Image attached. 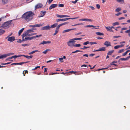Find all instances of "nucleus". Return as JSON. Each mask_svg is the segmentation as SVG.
<instances>
[{
  "label": "nucleus",
  "mask_w": 130,
  "mask_h": 130,
  "mask_svg": "<svg viewBox=\"0 0 130 130\" xmlns=\"http://www.w3.org/2000/svg\"><path fill=\"white\" fill-rule=\"evenodd\" d=\"M34 13L31 11L27 12L24 13L22 16V18L28 22L33 18Z\"/></svg>",
  "instance_id": "nucleus-1"
},
{
  "label": "nucleus",
  "mask_w": 130,
  "mask_h": 130,
  "mask_svg": "<svg viewBox=\"0 0 130 130\" xmlns=\"http://www.w3.org/2000/svg\"><path fill=\"white\" fill-rule=\"evenodd\" d=\"M12 21L10 20L4 22L1 25V27L5 28H8L10 27V25Z\"/></svg>",
  "instance_id": "nucleus-2"
},
{
  "label": "nucleus",
  "mask_w": 130,
  "mask_h": 130,
  "mask_svg": "<svg viewBox=\"0 0 130 130\" xmlns=\"http://www.w3.org/2000/svg\"><path fill=\"white\" fill-rule=\"evenodd\" d=\"M75 41H74L73 39H70L69 41L67 42V44L70 47H72L74 45V44Z\"/></svg>",
  "instance_id": "nucleus-3"
},
{
  "label": "nucleus",
  "mask_w": 130,
  "mask_h": 130,
  "mask_svg": "<svg viewBox=\"0 0 130 130\" xmlns=\"http://www.w3.org/2000/svg\"><path fill=\"white\" fill-rule=\"evenodd\" d=\"M79 18L78 17H75L74 18H66L64 19H58L56 20V21L57 22H59L60 21H66L69 19H78Z\"/></svg>",
  "instance_id": "nucleus-4"
},
{
  "label": "nucleus",
  "mask_w": 130,
  "mask_h": 130,
  "mask_svg": "<svg viewBox=\"0 0 130 130\" xmlns=\"http://www.w3.org/2000/svg\"><path fill=\"white\" fill-rule=\"evenodd\" d=\"M35 29H30L27 30L26 32L24 33L22 35V38H23L24 37L27 35H29L28 34L29 33L33 32V30H35Z\"/></svg>",
  "instance_id": "nucleus-5"
},
{
  "label": "nucleus",
  "mask_w": 130,
  "mask_h": 130,
  "mask_svg": "<svg viewBox=\"0 0 130 130\" xmlns=\"http://www.w3.org/2000/svg\"><path fill=\"white\" fill-rule=\"evenodd\" d=\"M42 36L41 35H36V36H33L30 37H25V39H24V41H26L27 40H31L33 39L36 38L40 37Z\"/></svg>",
  "instance_id": "nucleus-6"
},
{
  "label": "nucleus",
  "mask_w": 130,
  "mask_h": 130,
  "mask_svg": "<svg viewBox=\"0 0 130 130\" xmlns=\"http://www.w3.org/2000/svg\"><path fill=\"white\" fill-rule=\"evenodd\" d=\"M5 39H7L8 41L12 42L15 40V37L14 36L10 37L9 36H8L6 37Z\"/></svg>",
  "instance_id": "nucleus-7"
},
{
  "label": "nucleus",
  "mask_w": 130,
  "mask_h": 130,
  "mask_svg": "<svg viewBox=\"0 0 130 130\" xmlns=\"http://www.w3.org/2000/svg\"><path fill=\"white\" fill-rule=\"evenodd\" d=\"M105 28L108 31L112 32H114L113 30L112 29V28L115 29V27L114 26H112L108 27H105Z\"/></svg>",
  "instance_id": "nucleus-8"
},
{
  "label": "nucleus",
  "mask_w": 130,
  "mask_h": 130,
  "mask_svg": "<svg viewBox=\"0 0 130 130\" xmlns=\"http://www.w3.org/2000/svg\"><path fill=\"white\" fill-rule=\"evenodd\" d=\"M14 54L13 53H10L8 54H5L2 55V58H5L7 56H9L10 55H13Z\"/></svg>",
  "instance_id": "nucleus-9"
},
{
  "label": "nucleus",
  "mask_w": 130,
  "mask_h": 130,
  "mask_svg": "<svg viewBox=\"0 0 130 130\" xmlns=\"http://www.w3.org/2000/svg\"><path fill=\"white\" fill-rule=\"evenodd\" d=\"M43 5L41 3H39L35 6V9L40 8Z\"/></svg>",
  "instance_id": "nucleus-10"
},
{
  "label": "nucleus",
  "mask_w": 130,
  "mask_h": 130,
  "mask_svg": "<svg viewBox=\"0 0 130 130\" xmlns=\"http://www.w3.org/2000/svg\"><path fill=\"white\" fill-rule=\"evenodd\" d=\"M104 45L106 46L107 47L111 46V43L108 41H105L104 43Z\"/></svg>",
  "instance_id": "nucleus-11"
},
{
  "label": "nucleus",
  "mask_w": 130,
  "mask_h": 130,
  "mask_svg": "<svg viewBox=\"0 0 130 130\" xmlns=\"http://www.w3.org/2000/svg\"><path fill=\"white\" fill-rule=\"evenodd\" d=\"M58 6L57 4H52L51 5L49 8V9L51 10L52 8H54Z\"/></svg>",
  "instance_id": "nucleus-12"
},
{
  "label": "nucleus",
  "mask_w": 130,
  "mask_h": 130,
  "mask_svg": "<svg viewBox=\"0 0 130 130\" xmlns=\"http://www.w3.org/2000/svg\"><path fill=\"white\" fill-rule=\"evenodd\" d=\"M50 28V27L49 25H47V26H45L44 27H42L41 28V30H47L48 29H49Z\"/></svg>",
  "instance_id": "nucleus-13"
},
{
  "label": "nucleus",
  "mask_w": 130,
  "mask_h": 130,
  "mask_svg": "<svg viewBox=\"0 0 130 130\" xmlns=\"http://www.w3.org/2000/svg\"><path fill=\"white\" fill-rule=\"evenodd\" d=\"M42 25L41 24H36L34 25H30L29 26V27H39L41 26Z\"/></svg>",
  "instance_id": "nucleus-14"
},
{
  "label": "nucleus",
  "mask_w": 130,
  "mask_h": 130,
  "mask_svg": "<svg viewBox=\"0 0 130 130\" xmlns=\"http://www.w3.org/2000/svg\"><path fill=\"white\" fill-rule=\"evenodd\" d=\"M51 43V41H43L40 44H39V45H40L41 44H46L47 43Z\"/></svg>",
  "instance_id": "nucleus-15"
},
{
  "label": "nucleus",
  "mask_w": 130,
  "mask_h": 130,
  "mask_svg": "<svg viewBox=\"0 0 130 130\" xmlns=\"http://www.w3.org/2000/svg\"><path fill=\"white\" fill-rule=\"evenodd\" d=\"M56 16L57 17L60 18H62L67 17H69V16L67 15H60L59 14H57Z\"/></svg>",
  "instance_id": "nucleus-16"
},
{
  "label": "nucleus",
  "mask_w": 130,
  "mask_h": 130,
  "mask_svg": "<svg viewBox=\"0 0 130 130\" xmlns=\"http://www.w3.org/2000/svg\"><path fill=\"white\" fill-rule=\"evenodd\" d=\"M76 29V28H74L70 29H66V30H64L62 32L63 33H65V32H68L71 30H75Z\"/></svg>",
  "instance_id": "nucleus-17"
},
{
  "label": "nucleus",
  "mask_w": 130,
  "mask_h": 130,
  "mask_svg": "<svg viewBox=\"0 0 130 130\" xmlns=\"http://www.w3.org/2000/svg\"><path fill=\"white\" fill-rule=\"evenodd\" d=\"M2 4L3 5L7 4L9 0H1Z\"/></svg>",
  "instance_id": "nucleus-18"
},
{
  "label": "nucleus",
  "mask_w": 130,
  "mask_h": 130,
  "mask_svg": "<svg viewBox=\"0 0 130 130\" xmlns=\"http://www.w3.org/2000/svg\"><path fill=\"white\" fill-rule=\"evenodd\" d=\"M130 58V56H128L126 58H120L119 60H121L122 61H126L128 60Z\"/></svg>",
  "instance_id": "nucleus-19"
},
{
  "label": "nucleus",
  "mask_w": 130,
  "mask_h": 130,
  "mask_svg": "<svg viewBox=\"0 0 130 130\" xmlns=\"http://www.w3.org/2000/svg\"><path fill=\"white\" fill-rule=\"evenodd\" d=\"M22 56L26 58L27 59H29L30 58H31L33 57V56L32 55L31 56H28V55H22Z\"/></svg>",
  "instance_id": "nucleus-20"
},
{
  "label": "nucleus",
  "mask_w": 130,
  "mask_h": 130,
  "mask_svg": "<svg viewBox=\"0 0 130 130\" xmlns=\"http://www.w3.org/2000/svg\"><path fill=\"white\" fill-rule=\"evenodd\" d=\"M95 27L94 26L92 25H87L84 26L85 27H94L93 28H95L96 29H98V28L94 27Z\"/></svg>",
  "instance_id": "nucleus-21"
},
{
  "label": "nucleus",
  "mask_w": 130,
  "mask_h": 130,
  "mask_svg": "<svg viewBox=\"0 0 130 130\" xmlns=\"http://www.w3.org/2000/svg\"><path fill=\"white\" fill-rule=\"evenodd\" d=\"M114 52L113 50L109 51L108 52L107 54L108 55H111Z\"/></svg>",
  "instance_id": "nucleus-22"
},
{
  "label": "nucleus",
  "mask_w": 130,
  "mask_h": 130,
  "mask_svg": "<svg viewBox=\"0 0 130 130\" xmlns=\"http://www.w3.org/2000/svg\"><path fill=\"white\" fill-rule=\"evenodd\" d=\"M100 51H105L106 50V48L105 47H103L99 48Z\"/></svg>",
  "instance_id": "nucleus-23"
},
{
  "label": "nucleus",
  "mask_w": 130,
  "mask_h": 130,
  "mask_svg": "<svg viewBox=\"0 0 130 130\" xmlns=\"http://www.w3.org/2000/svg\"><path fill=\"white\" fill-rule=\"evenodd\" d=\"M5 31L2 29H0V36L5 33Z\"/></svg>",
  "instance_id": "nucleus-24"
},
{
  "label": "nucleus",
  "mask_w": 130,
  "mask_h": 130,
  "mask_svg": "<svg viewBox=\"0 0 130 130\" xmlns=\"http://www.w3.org/2000/svg\"><path fill=\"white\" fill-rule=\"evenodd\" d=\"M39 52V51L38 50L34 51L31 52L29 53H28V54L29 55H30L31 54H34V53H35L36 52Z\"/></svg>",
  "instance_id": "nucleus-25"
},
{
  "label": "nucleus",
  "mask_w": 130,
  "mask_h": 130,
  "mask_svg": "<svg viewBox=\"0 0 130 130\" xmlns=\"http://www.w3.org/2000/svg\"><path fill=\"white\" fill-rule=\"evenodd\" d=\"M96 34L97 35L99 36L104 35L103 33L99 32H96Z\"/></svg>",
  "instance_id": "nucleus-26"
},
{
  "label": "nucleus",
  "mask_w": 130,
  "mask_h": 130,
  "mask_svg": "<svg viewBox=\"0 0 130 130\" xmlns=\"http://www.w3.org/2000/svg\"><path fill=\"white\" fill-rule=\"evenodd\" d=\"M24 28H22L19 31V36H20L21 35V33L23 32V31L24 30Z\"/></svg>",
  "instance_id": "nucleus-27"
},
{
  "label": "nucleus",
  "mask_w": 130,
  "mask_h": 130,
  "mask_svg": "<svg viewBox=\"0 0 130 130\" xmlns=\"http://www.w3.org/2000/svg\"><path fill=\"white\" fill-rule=\"evenodd\" d=\"M46 12L45 11H41V17H43L45 14Z\"/></svg>",
  "instance_id": "nucleus-28"
},
{
  "label": "nucleus",
  "mask_w": 130,
  "mask_h": 130,
  "mask_svg": "<svg viewBox=\"0 0 130 130\" xmlns=\"http://www.w3.org/2000/svg\"><path fill=\"white\" fill-rule=\"evenodd\" d=\"M118 2L123 4L124 3V0H116Z\"/></svg>",
  "instance_id": "nucleus-29"
},
{
  "label": "nucleus",
  "mask_w": 130,
  "mask_h": 130,
  "mask_svg": "<svg viewBox=\"0 0 130 130\" xmlns=\"http://www.w3.org/2000/svg\"><path fill=\"white\" fill-rule=\"evenodd\" d=\"M22 56V55H20L18 56L15 55L12 56V57L14 59H15L19 57Z\"/></svg>",
  "instance_id": "nucleus-30"
},
{
  "label": "nucleus",
  "mask_w": 130,
  "mask_h": 130,
  "mask_svg": "<svg viewBox=\"0 0 130 130\" xmlns=\"http://www.w3.org/2000/svg\"><path fill=\"white\" fill-rule=\"evenodd\" d=\"M28 62L27 61L26 62H21L20 63H17V64L18 65H22L23 64H24L25 63H28Z\"/></svg>",
  "instance_id": "nucleus-31"
},
{
  "label": "nucleus",
  "mask_w": 130,
  "mask_h": 130,
  "mask_svg": "<svg viewBox=\"0 0 130 130\" xmlns=\"http://www.w3.org/2000/svg\"><path fill=\"white\" fill-rule=\"evenodd\" d=\"M57 25V23H56L52 25L50 27L52 28L55 27Z\"/></svg>",
  "instance_id": "nucleus-32"
},
{
  "label": "nucleus",
  "mask_w": 130,
  "mask_h": 130,
  "mask_svg": "<svg viewBox=\"0 0 130 130\" xmlns=\"http://www.w3.org/2000/svg\"><path fill=\"white\" fill-rule=\"evenodd\" d=\"M82 38H75L73 39L74 40V41H75V40H81L82 39Z\"/></svg>",
  "instance_id": "nucleus-33"
},
{
  "label": "nucleus",
  "mask_w": 130,
  "mask_h": 130,
  "mask_svg": "<svg viewBox=\"0 0 130 130\" xmlns=\"http://www.w3.org/2000/svg\"><path fill=\"white\" fill-rule=\"evenodd\" d=\"M119 24V23L118 22H116L112 24V25L113 26H115L116 25H118Z\"/></svg>",
  "instance_id": "nucleus-34"
},
{
  "label": "nucleus",
  "mask_w": 130,
  "mask_h": 130,
  "mask_svg": "<svg viewBox=\"0 0 130 130\" xmlns=\"http://www.w3.org/2000/svg\"><path fill=\"white\" fill-rule=\"evenodd\" d=\"M59 31V30L56 28L55 33L53 34V36H55L58 33Z\"/></svg>",
  "instance_id": "nucleus-35"
},
{
  "label": "nucleus",
  "mask_w": 130,
  "mask_h": 130,
  "mask_svg": "<svg viewBox=\"0 0 130 130\" xmlns=\"http://www.w3.org/2000/svg\"><path fill=\"white\" fill-rule=\"evenodd\" d=\"M90 46L87 47V46H84L83 47V48H81V49L84 50L85 49H86L87 48H90Z\"/></svg>",
  "instance_id": "nucleus-36"
},
{
  "label": "nucleus",
  "mask_w": 130,
  "mask_h": 130,
  "mask_svg": "<svg viewBox=\"0 0 130 130\" xmlns=\"http://www.w3.org/2000/svg\"><path fill=\"white\" fill-rule=\"evenodd\" d=\"M81 46V45L79 44H74V46L76 47H80Z\"/></svg>",
  "instance_id": "nucleus-37"
},
{
  "label": "nucleus",
  "mask_w": 130,
  "mask_h": 130,
  "mask_svg": "<svg viewBox=\"0 0 130 130\" xmlns=\"http://www.w3.org/2000/svg\"><path fill=\"white\" fill-rule=\"evenodd\" d=\"M121 8H117L115 10L117 12H119L120 10H121Z\"/></svg>",
  "instance_id": "nucleus-38"
},
{
  "label": "nucleus",
  "mask_w": 130,
  "mask_h": 130,
  "mask_svg": "<svg viewBox=\"0 0 130 130\" xmlns=\"http://www.w3.org/2000/svg\"><path fill=\"white\" fill-rule=\"evenodd\" d=\"M22 39H23L22 40H21L20 39H19V40H18L17 41V42H19V43H21V42H22L23 41H24V38H22Z\"/></svg>",
  "instance_id": "nucleus-39"
},
{
  "label": "nucleus",
  "mask_w": 130,
  "mask_h": 130,
  "mask_svg": "<svg viewBox=\"0 0 130 130\" xmlns=\"http://www.w3.org/2000/svg\"><path fill=\"white\" fill-rule=\"evenodd\" d=\"M124 51V49H122L118 51V53H122Z\"/></svg>",
  "instance_id": "nucleus-40"
},
{
  "label": "nucleus",
  "mask_w": 130,
  "mask_h": 130,
  "mask_svg": "<svg viewBox=\"0 0 130 130\" xmlns=\"http://www.w3.org/2000/svg\"><path fill=\"white\" fill-rule=\"evenodd\" d=\"M89 42L88 41H87L86 42H84L83 43V44L84 45H86L88 44H89Z\"/></svg>",
  "instance_id": "nucleus-41"
},
{
  "label": "nucleus",
  "mask_w": 130,
  "mask_h": 130,
  "mask_svg": "<svg viewBox=\"0 0 130 130\" xmlns=\"http://www.w3.org/2000/svg\"><path fill=\"white\" fill-rule=\"evenodd\" d=\"M61 25V24H60L59 25H58L57 27L56 28V29L59 30V29L60 27L61 26H62Z\"/></svg>",
  "instance_id": "nucleus-42"
},
{
  "label": "nucleus",
  "mask_w": 130,
  "mask_h": 130,
  "mask_svg": "<svg viewBox=\"0 0 130 130\" xmlns=\"http://www.w3.org/2000/svg\"><path fill=\"white\" fill-rule=\"evenodd\" d=\"M40 66H37V67H36L35 68L32 69V71L35 70L37 69V68H40Z\"/></svg>",
  "instance_id": "nucleus-43"
},
{
  "label": "nucleus",
  "mask_w": 130,
  "mask_h": 130,
  "mask_svg": "<svg viewBox=\"0 0 130 130\" xmlns=\"http://www.w3.org/2000/svg\"><path fill=\"white\" fill-rule=\"evenodd\" d=\"M82 52V51H80V50H77L73 52H72V53H77L78 52Z\"/></svg>",
  "instance_id": "nucleus-44"
},
{
  "label": "nucleus",
  "mask_w": 130,
  "mask_h": 130,
  "mask_svg": "<svg viewBox=\"0 0 130 130\" xmlns=\"http://www.w3.org/2000/svg\"><path fill=\"white\" fill-rule=\"evenodd\" d=\"M53 0H48L47 1V3L48 2V4H50Z\"/></svg>",
  "instance_id": "nucleus-45"
},
{
  "label": "nucleus",
  "mask_w": 130,
  "mask_h": 130,
  "mask_svg": "<svg viewBox=\"0 0 130 130\" xmlns=\"http://www.w3.org/2000/svg\"><path fill=\"white\" fill-rule=\"evenodd\" d=\"M58 6L60 7H64V5L63 4H59Z\"/></svg>",
  "instance_id": "nucleus-46"
},
{
  "label": "nucleus",
  "mask_w": 130,
  "mask_h": 130,
  "mask_svg": "<svg viewBox=\"0 0 130 130\" xmlns=\"http://www.w3.org/2000/svg\"><path fill=\"white\" fill-rule=\"evenodd\" d=\"M107 68H103L102 69H99L98 70H96V71H100V70H104V69H107Z\"/></svg>",
  "instance_id": "nucleus-47"
},
{
  "label": "nucleus",
  "mask_w": 130,
  "mask_h": 130,
  "mask_svg": "<svg viewBox=\"0 0 130 130\" xmlns=\"http://www.w3.org/2000/svg\"><path fill=\"white\" fill-rule=\"evenodd\" d=\"M83 74V73L82 72H77V74H75V75H80Z\"/></svg>",
  "instance_id": "nucleus-48"
},
{
  "label": "nucleus",
  "mask_w": 130,
  "mask_h": 130,
  "mask_svg": "<svg viewBox=\"0 0 130 130\" xmlns=\"http://www.w3.org/2000/svg\"><path fill=\"white\" fill-rule=\"evenodd\" d=\"M86 21H89V22H92L93 21V20H92L91 19H86Z\"/></svg>",
  "instance_id": "nucleus-49"
},
{
  "label": "nucleus",
  "mask_w": 130,
  "mask_h": 130,
  "mask_svg": "<svg viewBox=\"0 0 130 130\" xmlns=\"http://www.w3.org/2000/svg\"><path fill=\"white\" fill-rule=\"evenodd\" d=\"M69 23V22H65L63 23H62V24H61V25L62 26V25H66V24H68V23Z\"/></svg>",
  "instance_id": "nucleus-50"
},
{
  "label": "nucleus",
  "mask_w": 130,
  "mask_h": 130,
  "mask_svg": "<svg viewBox=\"0 0 130 130\" xmlns=\"http://www.w3.org/2000/svg\"><path fill=\"white\" fill-rule=\"evenodd\" d=\"M22 46H28L29 44H22Z\"/></svg>",
  "instance_id": "nucleus-51"
},
{
  "label": "nucleus",
  "mask_w": 130,
  "mask_h": 130,
  "mask_svg": "<svg viewBox=\"0 0 130 130\" xmlns=\"http://www.w3.org/2000/svg\"><path fill=\"white\" fill-rule=\"evenodd\" d=\"M86 19H80L79 20V21H86Z\"/></svg>",
  "instance_id": "nucleus-52"
},
{
  "label": "nucleus",
  "mask_w": 130,
  "mask_h": 130,
  "mask_svg": "<svg viewBox=\"0 0 130 130\" xmlns=\"http://www.w3.org/2000/svg\"><path fill=\"white\" fill-rule=\"evenodd\" d=\"M96 7L98 9H99L100 8V6L99 4H97L96 5Z\"/></svg>",
  "instance_id": "nucleus-53"
},
{
  "label": "nucleus",
  "mask_w": 130,
  "mask_h": 130,
  "mask_svg": "<svg viewBox=\"0 0 130 130\" xmlns=\"http://www.w3.org/2000/svg\"><path fill=\"white\" fill-rule=\"evenodd\" d=\"M59 60H60V61L61 62H63V58H59Z\"/></svg>",
  "instance_id": "nucleus-54"
},
{
  "label": "nucleus",
  "mask_w": 130,
  "mask_h": 130,
  "mask_svg": "<svg viewBox=\"0 0 130 130\" xmlns=\"http://www.w3.org/2000/svg\"><path fill=\"white\" fill-rule=\"evenodd\" d=\"M73 73L74 74H75V73H77V72H75V71L74 72V71H71L70 72H69V73Z\"/></svg>",
  "instance_id": "nucleus-55"
},
{
  "label": "nucleus",
  "mask_w": 130,
  "mask_h": 130,
  "mask_svg": "<svg viewBox=\"0 0 130 130\" xmlns=\"http://www.w3.org/2000/svg\"><path fill=\"white\" fill-rule=\"evenodd\" d=\"M119 48V47L118 45H117L115 46L114 47V48L115 49H117L118 48Z\"/></svg>",
  "instance_id": "nucleus-56"
},
{
  "label": "nucleus",
  "mask_w": 130,
  "mask_h": 130,
  "mask_svg": "<svg viewBox=\"0 0 130 130\" xmlns=\"http://www.w3.org/2000/svg\"><path fill=\"white\" fill-rule=\"evenodd\" d=\"M125 19V18L124 17H122L120 18H119V20H121L122 19Z\"/></svg>",
  "instance_id": "nucleus-57"
},
{
  "label": "nucleus",
  "mask_w": 130,
  "mask_h": 130,
  "mask_svg": "<svg viewBox=\"0 0 130 130\" xmlns=\"http://www.w3.org/2000/svg\"><path fill=\"white\" fill-rule=\"evenodd\" d=\"M127 54V53L126 51L122 55L123 56H125Z\"/></svg>",
  "instance_id": "nucleus-58"
},
{
  "label": "nucleus",
  "mask_w": 130,
  "mask_h": 130,
  "mask_svg": "<svg viewBox=\"0 0 130 130\" xmlns=\"http://www.w3.org/2000/svg\"><path fill=\"white\" fill-rule=\"evenodd\" d=\"M10 63H11V62H8L6 63H1V64H3V65H6V64H10Z\"/></svg>",
  "instance_id": "nucleus-59"
},
{
  "label": "nucleus",
  "mask_w": 130,
  "mask_h": 130,
  "mask_svg": "<svg viewBox=\"0 0 130 130\" xmlns=\"http://www.w3.org/2000/svg\"><path fill=\"white\" fill-rule=\"evenodd\" d=\"M127 29V28L126 27H123L121 28V30H125Z\"/></svg>",
  "instance_id": "nucleus-60"
},
{
  "label": "nucleus",
  "mask_w": 130,
  "mask_h": 130,
  "mask_svg": "<svg viewBox=\"0 0 130 130\" xmlns=\"http://www.w3.org/2000/svg\"><path fill=\"white\" fill-rule=\"evenodd\" d=\"M122 13H121L120 12H119L117 14H116L115 15L116 16H118L119 15H120Z\"/></svg>",
  "instance_id": "nucleus-61"
},
{
  "label": "nucleus",
  "mask_w": 130,
  "mask_h": 130,
  "mask_svg": "<svg viewBox=\"0 0 130 130\" xmlns=\"http://www.w3.org/2000/svg\"><path fill=\"white\" fill-rule=\"evenodd\" d=\"M121 28V27L120 26H119L118 27H116L115 29V30L116 31H118V30L117 29V28Z\"/></svg>",
  "instance_id": "nucleus-62"
},
{
  "label": "nucleus",
  "mask_w": 130,
  "mask_h": 130,
  "mask_svg": "<svg viewBox=\"0 0 130 130\" xmlns=\"http://www.w3.org/2000/svg\"><path fill=\"white\" fill-rule=\"evenodd\" d=\"M77 1L76 0H75L74 1H72L71 2L72 3H73L74 4H75L76 3H77Z\"/></svg>",
  "instance_id": "nucleus-63"
},
{
  "label": "nucleus",
  "mask_w": 130,
  "mask_h": 130,
  "mask_svg": "<svg viewBox=\"0 0 130 130\" xmlns=\"http://www.w3.org/2000/svg\"><path fill=\"white\" fill-rule=\"evenodd\" d=\"M129 32H130V30H129H129L125 31V32L126 33H128Z\"/></svg>",
  "instance_id": "nucleus-64"
}]
</instances>
